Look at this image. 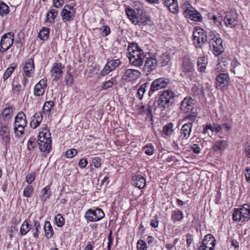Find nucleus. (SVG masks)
<instances>
[{
    "instance_id": "nucleus-1",
    "label": "nucleus",
    "mask_w": 250,
    "mask_h": 250,
    "mask_svg": "<svg viewBox=\"0 0 250 250\" xmlns=\"http://www.w3.org/2000/svg\"><path fill=\"white\" fill-rule=\"evenodd\" d=\"M128 51L127 57L129 63L135 66L139 67L143 64L146 57L143 50L141 49L136 43H130L128 46Z\"/></svg>"
},
{
    "instance_id": "nucleus-2",
    "label": "nucleus",
    "mask_w": 250,
    "mask_h": 250,
    "mask_svg": "<svg viewBox=\"0 0 250 250\" xmlns=\"http://www.w3.org/2000/svg\"><path fill=\"white\" fill-rule=\"evenodd\" d=\"M208 40L210 49L215 56L219 55L224 52V48L222 45L223 41L217 32L209 31L208 32Z\"/></svg>"
},
{
    "instance_id": "nucleus-3",
    "label": "nucleus",
    "mask_w": 250,
    "mask_h": 250,
    "mask_svg": "<svg viewBox=\"0 0 250 250\" xmlns=\"http://www.w3.org/2000/svg\"><path fill=\"white\" fill-rule=\"evenodd\" d=\"M51 134L49 129L46 127H43L38 136V145L40 150L49 153L51 149Z\"/></svg>"
},
{
    "instance_id": "nucleus-4",
    "label": "nucleus",
    "mask_w": 250,
    "mask_h": 250,
    "mask_svg": "<svg viewBox=\"0 0 250 250\" xmlns=\"http://www.w3.org/2000/svg\"><path fill=\"white\" fill-rule=\"evenodd\" d=\"M27 121L26 116L22 111L19 112L15 118L14 131L16 137H20L24 134Z\"/></svg>"
},
{
    "instance_id": "nucleus-5",
    "label": "nucleus",
    "mask_w": 250,
    "mask_h": 250,
    "mask_svg": "<svg viewBox=\"0 0 250 250\" xmlns=\"http://www.w3.org/2000/svg\"><path fill=\"white\" fill-rule=\"evenodd\" d=\"M181 73L180 76L183 78L188 77L191 81L193 74L194 72V64L191 59L188 56H185L182 60V63L180 65Z\"/></svg>"
},
{
    "instance_id": "nucleus-6",
    "label": "nucleus",
    "mask_w": 250,
    "mask_h": 250,
    "mask_svg": "<svg viewBox=\"0 0 250 250\" xmlns=\"http://www.w3.org/2000/svg\"><path fill=\"white\" fill-rule=\"evenodd\" d=\"M175 96V93L171 90H164L157 101L158 107L164 109L168 108L174 103Z\"/></svg>"
},
{
    "instance_id": "nucleus-7",
    "label": "nucleus",
    "mask_w": 250,
    "mask_h": 250,
    "mask_svg": "<svg viewBox=\"0 0 250 250\" xmlns=\"http://www.w3.org/2000/svg\"><path fill=\"white\" fill-rule=\"evenodd\" d=\"M126 14L132 23L136 25L145 26L149 21V19L145 14L136 13L134 10L130 8L126 9Z\"/></svg>"
},
{
    "instance_id": "nucleus-8",
    "label": "nucleus",
    "mask_w": 250,
    "mask_h": 250,
    "mask_svg": "<svg viewBox=\"0 0 250 250\" xmlns=\"http://www.w3.org/2000/svg\"><path fill=\"white\" fill-rule=\"evenodd\" d=\"M192 35L193 43L196 47L201 48L202 45L208 41L207 33L200 27L197 26L194 28Z\"/></svg>"
},
{
    "instance_id": "nucleus-9",
    "label": "nucleus",
    "mask_w": 250,
    "mask_h": 250,
    "mask_svg": "<svg viewBox=\"0 0 250 250\" xmlns=\"http://www.w3.org/2000/svg\"><path fill=\"white\" fill-rule=\"evenodd\" d=\"M14 40V34L10 32L4 34L1 37L0 42V52L3 53L12 45Z\"/></svg>"
},
{
    "instance_id": "nucleus-10",
    "label": "nucleus",
    "mask_w": 250,
    "mask_h": 250,
    "mask_svg": "<svg viewBox=\"0 0 250 250\" xmlns=\"http://www.w3.org/2000/svg\"><path fill=\"white\" fill-rule=\"evenodd\" d=\"M145 64L143 66V71L146 73V75L150 74L155 70L157 66V61L156 60V56L153 55L149 57L146 56L144 61Z\"/></svg>"
},
{
    "instance_id": "nucleus-11",
    "label": "nucleus",
    "mask_w": 250,
    "mask_h": 250,
    "mask_svg": "<svg viewBox=\"0 0 250 250\" xmlns=\"http://www.w3.org/2000/svg\"><path fill=\"white\" fill-rule=\"evenodd\" d=\"M104 216V213L103 210L97 208L95 210L89 209L85 213V218L87 221L97 222L103 219Z\"/></svg>"
},
{
    "instance_id": "nucleus-12",
    "label": "nucleus",
    "mask_w": 250,
    "mask_h": 250,
    "mask_svg": "<svg viewBox=\"0 0 250 250\" xmlns=\"http://www.w3.org/2000/svg\"><path fill=\"white\" fill-rule=\"evenodd\" d=\"M168 83L169 80L163 77L155 80L150 85L148 96H151L155 91L166 87Z\"/></svg>"
},
{
    "instance_id": "nucleus-13",
    "label": "nucleus",
    "mask_w": 250,
    "mask_h": 250,
    "mask_svg": "<svg viewBox=\"0 0 250 250\" xmlns=\"http://www.w3.org/2000/svg\"><path fill=\"white\" fill-rule=\"evenodd\" d=\"M226 26L229 28H233L238 24V15L234 10L227 12L223 19Z\"/></svg>"
},
{
    "instance_id": "nucleus-14",
    "label": "nucleus",
    "mask_w": 250,
    "mask_h": 250,
    "mask_svg": "<svg viewBox=\"0 0 250 250\" xmlns=\"http://www.w3.org/2000/svg\"><path fill=\"white\" fill-rule=\"evenodd\" d=\"M183 15L186 18L195 21H202V17L200 13L192 6L186 7L183 11Z\"/></svg>"
},
{
    "instance_id": "nucleus-15",
    "label": "nucleus",
    "mask_w": 250,
    "mask_h": 250,
    "mask_svg": "<svg viewBox=\"0 0 250 250\" xmlns=\"http://www.w3.org/2000/svg\"><path fill=\"white\" fill-rule=\"evenodd\" d=\"M76 9L70 5H66L62 9L61 15L64 21H72L75 17Z\"/></svg>"
},
{
    "instance_id": "nucleus-16",
    "label": "nucleus",
    "mask_w": 250,
    "mask_h": 250,
    "mask_svg": "<svg viewBox=\"0 0 250 250\" xmlns=\"http://www.w3.org/2000/svg\"><path fill=\"white\" fill-rule=\"evenodd\" d=\"M64 68V65L61 62H55L53 64L50 73L53 81L57 82L61 78Z\"/></svg>"
},
{
    "instance_id": "nucleus-17",
    "label": "nucleus",
    "mask_w": 250,
    "mask_h": 250,
    "mask_svg": "<svg viewBox=\"0 0 250 250\" xmlns=\"http://www.w3.org/2000/svg\"><path fill=\"white\" fill-rule=\"evenodd\" d=\"M194 106V103L192 98L189 96H187L181 103L180 110L183 113H188L190 111H193V109H196Z\"/></svg>"
},
{
    "instance_id": "nucleus-18",
    "label": "nucleus",
    "mask_w": 250,
    "mask_h": 250,
    "mask_svg": "<svg viewBox=\"0 0 250 250\" xmlns=\"http://www.w3.org/2000/svg\"><path fill=\"white\" fill-rule=\"evenodd\" d=\"M192 127V123H187L183 125L180 130V135L178 138V140L181 141L188 139L190 136Z\"/></svg>"
},
{
    "instance_id": "nucleus-19",
    "label": "nucleus",
    "mask_w": 250,
    "mask_h": 250,
    "mask_svg": "<svg viewBox=\"0 0 250 250\" xmlns=\"http://www.w3.org/2000/svg\"><path fill=\"white\" fill-rule=\"evenodd\" d=\"M140 71L134 69H126L124 74V79L128 82L133 81L138 79L140 76Z\"/></svg>"
},
{
    "instance_id": "nucleus-20",
    "label": "nucleus",
    "mask_w": 250,
    "mask_h": 250,
    "mask_svg": "<svg viewBox=\"0 0 250 250\" xmlns=\"http://www.w3.org/2000/svg\"><path fill=\"white\" fill-rule=\"evenodd\" d=\"M216 240L211 234H208L205 237L202 242L203 247L207 248L208 250H213L215 245Z\"/></svg>"
},
{
    "instance_id": "nucleus-21",
    "label": "nucleus",
    "mask_w": 250,
    "mask_h": 250,
    "mask_svg": "<svg viewBox=\"0 0 250 250\" xmlns=\"http://www.w3.org/2000/svg\"><path fill=\"white\" fill-rule=\"evenodd\" d=\"M132 184L139 189L143 188L146 185V180L144 176L140 174L135 175L132 179Z\"/></svg>"
},
{
    "instance_id": "nucleus-22",
    "label": "nucleus",
    "mask_w": 250,
    "mask_h": 250,
    "mask_svg": "<svg viewBox=\"0 0 250 250\" xmlns=\"http://www.w3.org/2000/svg\"><path fill=\"white\" fill-rule=\"evenodd\" d=\"M156 60L157 62V66L164 67L166 66L170 61V55L168 53H163L161 55L156 57Z\"/></svg>"
},
{
    "instance_id": "nucleus-23",
    "label": "nucleus",
    "mask_w": 250,
    "mask_h": 250,
    "mask_svg": "<svg viewBox=\"0 0 250 250\" xmlns=\"http://www.w3.org/2000/svg\"><path fill=\"white\" fill-rule=\"evenodd\" d=\"M43 114L42 112L35 113L31 118L30 126L33 128H36L42 120Z\"/></svg>"
},
{
    "instance_id": "nucleus-24",
    "label": "nucleus",
    "mask_w": 250,
    "mask_h": 250,
    "mask_svg": "<svg viewBox=\"0 0 250 250\" xmlns=\"http://www.w3.org/2000/svg\"><path fill=\"white\" fill-rule=\"evenodd\" d=\"M217 87L221 89L224 88L225 84L229 82V76L225 73H220L216 78Z\"/></svg>"
},
{
    "instance_id": "nucleus-25",
    "label": "nucleus",
    "mask_w": 250,
    "mask_h": 250,
    "mask_svg": "<svg viewBox=\"0 0 250 250\" xmlns=\"http://www.w3.org/2000/svg\"><path fill=\"white\" fill-rule=\"evenodd\" d=\"M34 63L32 59H28L25 62L23 69L26 77H30L34 72Z\"/></svg>"
},
{
    "instance_id": "nucleus-26",
    "label": "nucleus",
    "mask_w": 250,
    "mask_h": 250,
    "mask_svg": "<svg viewBox=\"0 0 250 250\" xmlns=\"http://www.w3.org/2000/svg\"><path fill=\"white\" fill-rule=\"evenodd\" d=\"M208 63V58L206 56L199 57L197 59V65L198 69L201 73L205 72L207 64Z\"/></svg>"
},
{
    "instance_id": "nucleus-27",
    "label": "nucleus",
    "mask_w": 250,
    "mask_h": 250,
    "mask_svg": "<svg viewBox=\"0 0 250 250\" xmlns=\"http://www.w3.org/2000/svg\"><path fill=\"white\" fill-rule=\"evenodd\" d=\"M242 216L243 217L242 221H248L250 218V207L248 204L243 205V207L240 208Z\"/></svg>"
},
{
    "instance_id": "nucleus-28",
    "label": "nucleus",
    "mask_w": 250,
    "mask_h": 250,
    "mask_svg": "<svg viewBox=\"0 0 250 250\" xmlns=\"http://www.w3.org/2000/svg\"><path fill=\"white\" fill-rule=\"evenodd\" d=\"M164 4L168 8L170 12L173 14L177 12L178 6L177 0H164Z\"/></svg>"
},
{
    "instance_id": "nucleus-29",
    "label": "nucleus",
    "mask_w": 250,
    "mask_h": 250,
    "mask_svg": "<svg viewBox=\"0 0 250 250\" xmlns=\"http://www.w3.org/2000/svg\"><path fill=\"white\" fill-rule=\"evenodd\" d=\"M42 195L40 196L41 200L43 203H44L47 199L49 198L51 192L50 191V186L49 185L46 186L41 191Z\"/></svg>"
},
{
    "instance_id": "nucleus-30",
    "label": "nucleus",
    "mask_w": 250,
    "mask_h": 250,
    "mask_svg": "<svg viewBox=\"0 0 250 250\" xmlns=\"http://www.w3.org/2000/svg\"><path fill=\"white\" fill-rule=\"evenodd\" d=\"M227 145V142L224 140H217L214 142L212 148L215 151L224 150Z\"/></svg>"
},
{
    "instance_id": "nucleus-31",
    "label": "nucleus",
    "mask_w": 250,
    "mask_h": 250,
    "mask_svg": "<svg viewBox=\"0 0 250 250\" xmlns=\"http://www.w3.org/2000/svg\"><path fill=\"white\" fill-rule=\"evenodd\" d=\"M13 110L11 107H7L3 109L0 117L3 120H9L13 116Z\"/></svg>"
},
{
    "instance_id": "nucleus-32",
    "label": "nucleus",
    "mask_w": 250,
    "mask_h": 250,
    "mask_svg": "<svg viewBox=\"0 0 250 250\" xmlns=\"http://www.w3.org/2000/svg\"><path fill=\"white\" fill-rule=\"evenodd\" d=\"M183 212L180 210H175L171 212V218L173 222L181 221L184 218Z\"/></svg>"
},
{
    "instance_id": "nucleus-33",
    "label": "nucleus",
    "mask_w": 250,
    "mask_h": 250,
    "mask_svg": "<svg viewBox=\"0 0 250 250\" xmlns=\"http://www.w3.org/2000/svg\"><path fill=\"white\" fill-rule=\"evenodd\" d=\"M44 229L45 236L47 239H50L54 234L53 228L49 221H45L44 225Z\"/></svg>"
},
{
    "instance_id": "nucleus-34",
    "label": "nucleus",
    "mask_w": 250,
    "mask_h": 250,
    "mask_svg": "<svg viewBox=\"0 0 250 250\" xmlns=\"http://www.w3.org/2000/svg\"><path fill=\"white\" fill-rule=\"evenodd\" d=\"M31 225L29 223L28 220H25L22 224L21 229L20 233L22 235H24L31 229Z\"/></svg>"
},
{
    "instance_id": "nucleus-35",
    "label": "nucleus",
    "mask_w": 250,
    "mask_h": 250,
    "mask_svg": "<svg viewBox=\"0 0 250 250\" xmlns=\"http://www.w3.org/2000/svg\"><path fill=\"white\" fill-rule=\"evenodd\" d=\"M174 125L172 123H169L163 126V131L164 133L167 136H170L173 133Z\"/></svg>"
},
{
    "instance_id": "nucleus-36",
    "label": "nucleus",
    "mask_w": 250,
    "mask_h": 250,
    "mask_svg": "<svg viewBox=\"0 0 250 250\" xmlns=\"http://www.w3.org/2000/svg\"><path fill=\"white\" fill-rule=\"evenodd\" d=\"M58 15V11L55 9H51L46 15V21L50 23L54 22V20Z\"/></svg>"
},
{
    "instance_id": "nucleus-37",
    "label": "nucleus",
    "mask_w": 250,
    "mask_h": 250,
    "mask_svg": "<svg viewBox=\"0 0 250 250\" xmlns=\"http://www.w3.org/2000/svg\"><path fill=\"white\" fill-rule=\"evenodd\" d=\"M149 83H145L142 84L138 89L137 94L138 95L140 100H142L144 93L146 92V89L149 87Z\"/></svg>"
},
{
    "instance_id": "nucleus-38",
    "label": "nucleus",
    "mask_w": 250,
    "mask_h": 250,
    "mask_svg": "<svg viewBox=\"0 0 250 250\" xmlns=\"http://www.w3.org/2000/svg\"><path fill=\"white\" fill-rule=\"evenodd\" d=\"M9 12V6L4 2H0V15L1 16H6Z\"/></svg>"
},
{
    "instance_id": "nucleus-39",
    "label": "nucleus",
    "mask_w": 250,
    "mask_h": 250,
    "mask_svg": "<svg viewBox=\"0 0 250 250\" xmlns=\"http://www.w3.org/2000/svg\"><path fill=\"white\" fill-rule=\"evenodd\" d=\"M16 66L17 65L15 63H13L9 67L7 68L3 76L4 82L11 76Z\"/></svg>"
},
{
    "instance_id": "nucleus-40",
    "label": "nucleus",
    "mask_w": 250,
    "mask_h": 250,
    "mask_svg": "<svg viewBox=\"0 0 250 250\" xmlns=\"http://www.w3.org/2000/svg\"><path fill=\"white\" fill-rule=\"evenodd\" d=\"M49 34V29L48 28H43L41 31L39 33L38 37L39 38L43 41H45L48 39Z\"/></svg>"
},
{
    "instance_id": "nucleus-41",
    "label": "nucleus",
    "mask_w": 250,
    "mask_h": 250,
    "mask_svg": "<svg viewBox=\"0 0 250 250\" xmlns=\"http://www.w3.org/2000/svg\"><path fill=\"white\" fill-rule=\"evenodd\" d=\"M54 104L52 101L46 102L42 107L43 112L45 113H49L54 106Z\"/></svg>"
},
{
    "instance_id": "nucleus-42",
    "label": "nucleus",
    "mask_w": 250,
    "mask_h": 250,
    "mask_svg": "<svg viewBox=\"0 0 250 250\" xmlns=\"http://www.w3.org/2000/svg\"><path fill=\"white\" fill-rule=\"evenodd\" d=\"M41 228V227L40 223L37 220H34L33 228L32 229V231L33 232V236L35 238H37L39 237V229Z\"/></svg>"
},
{
    "instance_id": "nucleus-43",
    "label": "nucleus",
    "mask_w": 250,
    "mask_h": 250,
    "mask_svg": "<svg viewBox=\"0 0 250 250\" xmlns=\"http://www.w3.org/2000/svg\"><path fill=\"white\" fill-rule=\"evenodd\" d=\"M143 150L148 155H152L154 152V147L152 144H149L143 147Z\"/></svg>"
},
{
    "instance_id": "nucleus-44",
    "label": "nucleus",
    "mask_w": 250,
    "mask_h": 250,
    "mask_svg": "<svg viewBox=\"0 0 250 250\" xmlns=\"http://www.w3.org/2000/svg\"><path fill=\"white\" fill-rule=\"evenodd\" d=\"M211 18L212 20L210 21V22L216 26L220 25L222 22V21L224 20L223 17L219 14L215 15L214 17H211Z\"/></svg>"
},
{
    "instance_id": "nucleus-45",
    "label": "nucleus",
    "mask_w": 250,
    "mask_h": 250,
    "mask_svg": "<svg viewBox=\"0 0 250 250\" xmlns=\"http://www.w3.org/2000/svg\"><path fill=\"white\" fill-rule=\"evenodd\" d=\"M45 92V89L39 84H36L34 88V94L36 96H42Z\"/></svg>"
},
{
    "instance_id": "nucleus-46",
    "label": "nucleus",
    "mask_w": 250,
    "mask_h": 250,
    "mask_svg": "<svg viewBox=\"0 0 250 250\" xmlns=\"http://www.w3.org/2000/svg\"><path fill=\"white\" fill-rule=\"evenodd\" d=\"M55 220L58 227H62L64 224V219L61 214H58L55 216Z\"/></svg>"
},
{
    "instance_id": "nucleus-47",
    "label": "nucleus",
    "mask_w": 250,
    "mask_h": 250,
    "mask_svg": "<svg viewBox=\"0 0 250 250\" xmlns=\"http://www.w3.org/2000/svg\"><path fill=\"white\" fill-rule=\"evenodd\" d=\"M189 114L185 116V119L192 122L194 121L197 118V109H193V111H190Z\"/></svg>"
},
{
    "instance_id": "nucleus-48",
    "label": "nucleus",
    "mask_w": 250,
    "mask_h": 250,
    "mask_svg": "<svg viewBox=\"0 0 250 250\" xmlns=\"http://www.w3.org/2000/svg\"><path fill=\"white\" fill-rule=\"evenodd\" d=\"M233 220L235 221H240L243 220L242 214L239 208H234L233 213L232 215Z\"/></svg>"
},
{
    "instance_id": "nucleus-49",
    "label": "nucleus",
    "mask_w": 250,
    "mask_h": 250,
    "mask_svg": "<svg viewBox=\"0 0 250 250\" xmlns=\"http://www.w3.org/2000/svg\"><path fill=\"white\" fill-rule=\"evenodd\" d=\"M65 82L66 85L71 86L74 83V79L73 75L70 72H67V75L65 77Z\"/></svg>"
},
{
    "instance_id": "nucleus-50",
    "label": "nucleus",
    "mask_w": 250,
    "mask_h": 250,
    "mask_svg": "<svg viewBox=\"0 0 250 250\" xmlns=\"http://www.w3.org/2000/svg\"><path fill=\"white\" fill-rule=\"evenodd\" d=\"M34 188L33 187L30 185H28L26 186L23 190V195L26 197H30L31 196V194L33 191Z\"/></svg>"
},
{
    "instance_id": "nucleus-51",
    "label": "nucleus",
    "mask_w": 250,
    "mask_h": 250,
    "mask_svg": "<svg viewBox=\"0 0 250 250\" xmlns=\"http://www.w3.org/2000/svg\"><path fill=\"white\" fill-rule=\"evenodd\" d=\"M92 165L96 168H99L101 167L102 160L99 157H94L91 158Z\"/></svg>"
},
{
    "instance_id": "nucleus-52",
    "label": "nucleus",
    "mask_w": 250,
    "mask_h": 250,
    "mask_svg": "<svg viewBox=\"0 0 250 250\" xmlns=\"http://www.w3.org/2000/svg\"><path fill=\"white\" fill-rule=\"evenodd\" d=\"M115 81H116L115 78H113L110 80L106 81L103 83L102 85L103 89L106 90L109 88L112 87Z\"/></svg>"
},
{
    "instance_id": "nucleus-53",
    "label": "nucleus",
    "mask_w": 250,
    "mask_h": 250,
    "mask_svg": "<svg viewBox=\"0 0 250 250\" xmlns=\"http://www.w3.org/2000/svg\"><path fill=\"white\" fill-rule=\"evenodd\" d=\"M191 92L193 95H199L202 92V87H200L196 84H194L191 88Z\"/></svg>"
},
{
    "instance_id": "nucleus-54",
    "label": "nucleus",
    "mask_w": 250,
    "mask_h": 250,
    "mask_svg": "<svg viewBox=\"0 0 250 250\" xmlns=\"http://www.w3.org/2000/svg\"><path fill=\"white\" fill-rule=\"evenodd\" d=\"M137 248L138 250H146L147 247L145 241L140 239L138 241Z\"/></svg>"
},
{
    "instance_id": "nucleus-55",
    "label": "nucleus",
    "mask_w": 250,
    "mask_h": 250,
    "mask_svg": "<svg viewBox=\"0 0 250 250\" xmlns=\"http://www.w3.org/2000/svg\"><path fill=\"white\" fill-rule=\"evenodd\" d=\"M120 63L121 62L119 59H116L108 61L107 63L112 70H114Z\"/></svg>"
},
{
    "instance_id": "nucleus-56",
    "label": "nucleus",
    "mask_w": 250,
    "mask_h": 250,
    "mask_svg": "<svg viewBox=\"0 0 250 250\" xmlns=\"http://www.w3.org/2000/svg\"><path fill=\"white\" fill-rule=\"evenodd\" d=\"M78 151L76 149L71 148L67 150L65 152V156L67 158H72L76 155Z\"/></svg>"
},
{
    "instance_id": "nucleus-57",
    "label": "nucleus",
    "mask_w": 250,
    "mask_h": 250,
    "mask_svg": "<svg viewBox=\"0 0 250 250\" xmlns=\"http://www.w3.org/2000/svg\"><path fill=\"white\" fill-rule=\"evenodd\" d=\"M36 145V139L33 138H30L27 143V147L30 150H33Z\"/></svg>"
},
{
    "instance_id": "nucleus-58",
    "label": "nucleus",
    "mask_w": 250,
    "mask_h": 250,
    "mask_svg": "<svg viewBox=\"0 0 250 250\" xmlns=\"http://www.w3.org/2000/svg\"><path fill=\"white\" fill-rule=\"evenodd\" d=\"M35 173L34 172H30L29 173L26 177V181L30 185L32 183V182L35 180Z\"/></svg>"
},
{
    "instance_id": "nucleus-59",
    "label": "nucleus",
    "mask_w": 250,
    "mask_h": 250,
    "mask_svg": "<svg viewBox=\"0 0 250 250\" xmlns=\"http://www.w3.org/2000/svg\"><path fill=\"white\" fill-rule=\"evenodd\" d=\"M141 109H143V112L147 115V117L152 116L151 110L149 106L143 105Z\"/></svg>"
},
{
    "instance_id": "nucleus-60",
    "label": "nucleus",
    "mask_w": 250,
    "mask_h": 250,
    "mask_svg": "<svg viewBox=\"0 0 250 250\" xmlns=\"http://www.w3.org/2000/svg\"><path fill=\"white\" fill-rule=\"evenodd\" d=\"M12 89L13 90L19 92L21 90V86L20 84H18L15 81L12 83Z\"/></svg>"
},
{
    "instance_id": "nucleus-61",
    "label": "nucleus",
    "mask_w": 250,
    "mask_h": 250,
    "mask_svg": "<svg viewBox=\"0 0 250 250\" xmlns=\"http://www.w3.org/2000/svg\"><path fill=\"white\" fill-rule=\"evenodd\" d=\"M113 70L107 63L103 70L101 72V75L105 76Z\"/></svg>"
},
{
    "instance_id": "nucleus-62",
    "label": "nucleus",
    "mask_w": 250,
    "mask_h": 250,
    "mask_svg": "<svg viewBox=\"0 0 250 250\" xmlns=\"http://www.w3.org/2000/svg\"><path fill=\"white\" fill-rule=\"evenodd\" d=\"M0 134L1 135H8L9 133V128L7 126H2L0 128Z\"/></svg>"
},
{
    "instance_id": "nucleus-63",
    "label": "nucleus",
    "mask_w": 250,
    "mask_h": 250,
    "mask_svg": "<svg viewBox=\"0 0 250 250\" xmlns=\"http://www.w3.org/2000/svg\"><path fill=\"white\" fill-rule=\"evenodd\" d=\"M87 164H88V161H87V159H84V158H82L80 160V161L78 163V165L80 167V168H84L86 167Z\"/></svg>"
},
{
    "instance_id": "nucleus-64",
    "label": "nucleus",
    "mask_w": 250,
    "mask_h": 250,
    "mask_svg": "<svg viewBox=\"0 0 250 250\" xmlns=\"http://www.w3.org/2000/svg\"><path fill=\"white\" fill-rule=\"evenodd\" d=\"M191 149L196 154H199L201 151V149L199 145L197 144H193L191 146Z\"/></svg>"
}]
</instances>
